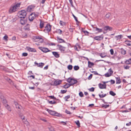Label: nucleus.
<instances>
[{
	"label": "nucleus",
	"instance_id": "1",
	"mask_svg": "<svg viewBox=\"0 0 131 131\" xmlns=\"http://www.w3.org/2000/svg\"><path fill=\"white\" fill-rule=\"evenodd\" d=\"M19 18L24 19L26 16L27 13L25 10H21L18 12L17 14Z\"/></svg>",
	"mask_w": 131,
	"mask_h": 131
},
{
	"label": "nucleus",
	"instance_id": "2",
	"mask_svg": "<svg viewBox=\"0 0 131 131\" xmlns=\"http://www.w3.org/2000/svg\"><path fill=\"white\" fill-rule=\"evenodd\" d=\"M33 39L35 40V41L36 42L40 41L39 42L41 43L43 42V39L42 38L40 37L39 36H33Z\"/></svg>",
	"mask_w": 131,
	"mask_h": 131
},
{
	"label": "nucleus",
	"instance_id": "3",
	"mask_svg": "<svg viewBox=\"0 0 131 131\" xmlns=\"http://www.w3.org/2000/svg\"><path fill=\"white\" fill-rule=\"evenodd\" d=\"M62 81L60 80H59L58 81L55 80L53 82H52L50 83L51 85H58L61 84Z\"/></svg>",
	"mask_w": 131,
	"mask_h": 131
},
{
	"label": "nucleus",
	"instance_id": "4",
	"mask_svg": "<svg viewBox=\"0 0 131 131\" xmlns=\"http://www.w3.org/2000/svg\"><path fill=\"white\" fill-rule=\"evenodd\" d=\"M17 10V8H15L14 6H11L9 10V12L10 14L15 12Z\"/></svg>",
	"mask_w": 131,
	"mask_h": 131
},
{
	"label": "nucleus",
	"instance_id": "5",
	"mask_svg": "<svg viewBox=\"0 0 131 131\" xmlns=\"http://www.w3.org/2000/svg\"><path fill=\"white\" fill-rule=\"evenodd\" d=\"M104 37L103 35H102L100 36H97L95 37L94 39L98 41H100L103 39Z\"/></svg>",
	"mask_w": 131,
	"mask_h": 131
},
{
	"label": "nucleus",
	"instance_id": "6",
	"mask_svg": "<svg viewBox=\"0 0 131 131\" xmlns=\"http://www.w3.org/2000/svg\"><path fill=\"white\" fill-rule=\"evenodd\" d=\"M35 7V6L34 5H29L27 7V11L28 12H31L32 11Z\"/></svg>",
	"mask_w": 131,
	"mask_h": 131
},
{
	"label": "nucleus",
	"instance_id": "7",
	"mask_svg": "<svg viewBox=\"0 0 131 131\" xmlns=\"http://www.w3.org/2000/svg\"><path fill=\"white\" fill-rule=\"evenodd\" d=\"M21 18V19H20V23L22 25H24L27 23V18H26L25 19H24L23 18Z\"/></svg>",
	"mask_w": 131,
	"mask_h": 131
},
{
	"label": "nucleus",
	"instance_id": "8",
	"mask_svg": "<svg viewBox=\"0 0 131 131\" xmlns=\"http://www.w3.org/2000/svg\"><path fill=\"white\" fill-rule=\"evenodd\" d=\"M27 50L29 52H36V50L35 48H31L29 47H27Z\"/></svg>",
	"mask_w": 131,
	"mask_h": 131
},
{
	"label": "nucleus",
	"instance_id": "9",
	"mask_svg": "<svg viewBox=\"0 0 131 131\" xmlns=\"http://www.w3.org/2000/svg\"><path fill=\"white\" fill-rule=\"evenodd\" d=\"M57 39L58 42L59 43H66V41L63 40L60 38L59 37L57 36Z\"/></svg>",
	"mask_w": 131,
	"mask_h": 131
},
{
	"label": "nucleus",
	"instance_id": "10",
	"mask_svg": "<svg viewBox=\"0 0 131 131\" xmlns=\"http://www.w3.org/2000/svg\"><path fill=\"white\" fill-rule=\"evenodd\" d=\"M39 48L44 52H47L49 51V50L47 48H42L41 47H39Z\"/></svg>",
	"mask_w": 131,
	"mask_h": 131
},
{
	"label": "nucleus",
	"instance_id": "11",
	"mask_svg": "<svg viewBox=\"0 0 131 131\" xmlns=\"http://www.w3.org/2000/svg\"><path fill=\"white\" fill-rule=\"evenodd\" d=\"M103 29L105 31L108 30L109 31H112V28L111 27L107 26H105L103 28Z\"/></svg>",
	"mask_w": 131,
	"mask_h": 131
},
{
	"label": "nucleus",
	"instance_id": "12",
	"mask_svg": "<svg viewBox=\"0 0 131 131\" xmlns=\"http://www.w3.org/2000/svg\"><path fill=\"white\" fill-rule=\"evenodd\" d=\"M106 84H102L100 83L99 84V86L100 89H106Z\"/></svg>",
	"mask_w": 131,
	"mask_h": 131
},
{
	"label": "nucleus",
	"instance_id": "13",
	"mask_svg": "<svg viewBox=\"0 0 131 131\" xmlns=\"http://www.w3.org/2000/svg\"><path fill=\"white\" fill-rule=\"evenodd\" d=\"M48 26H49V23L47 24L45 27V29L44 30V31L45 32H47L49 34V29L48 28Z\"/></svg>",
	"mask_w": 131,
	"mask_h": 131
},
{
	"label": "nucleus",
	"instance_id": "14",
	"mask_svg": "<svg viewBox=\"0 0 131 131\" xmlns=\"http://www.w3.org/2000/svg\"><path fill=\"white\" fill-rule=\"evenodd\" d=\"M72 85V84H70V83L68 84V83H66L65 85L63 86H61L63 87L64 88L67 89L70 86Z\"/></svg>",
	"mask_w": 131,
	"mask_h": 131
},
{
	"label": "nucleus",
	"instance_id": "15",
	"mask_svg": "<svg viewBox=\"0 0 131 131\" xmlns=\"http://www.w3.org/2000/svg\"><path fill=\"white\" fill-rule=\"evenodd\" d=\"M57 46L59 47V49L62 52H64L65 51V49L66 48L63 47L61 45H58Z\"/></svg>",
	"mask_w": 131,
	"mask_h": 131
},
{
	"label": "nucleus",
	"instance_id": "16",
	"mask_svg": "<svg viewBox=\"0 0 131 131\" xmlns=\"http://www.w3.org/2000/svg\"><path fill=\"white\" fill-rule=\"evenodd\" d=\"M52 52V54L56 58H58L59 57V55L57 52Z\"/></svg>",
	"mask_w": 131,
	"mask_h": 131
},
{
	"label": "nucleus",
	"instance_id": "17",
	"mask_svg": "<svg viewBox=\"0 0 131 131\" xmlns=\"http://www.w3.org/2000/svg\"><path fill=\"white\" fill-rule=\"evenodd\" d=\"M88 67L89 68H91L92 66H93L94 65V63L92 62H91L90 61H88Z\"/></svg>",
	"mask_w": 131,
	"mask_h": 131
},
{
	"label": "nucleus",
	"instance_id": "18",
	"mask_svg": "<svg viewBox=\"0 0 131 131\" xmlns=\"http://www.w3.org/2000/svg\"><path fill=\"white\" fill-rule=\"evenodd\" d=\"M116 84H119L121 83V80L119 77H116Z\"/></svg>",
	"mask_w": 131,
	"mask_h": 131
},
{
	"label": "nucleus",
	"instance_id": "19",
	"mask_svg": "<svg viewBox=\"0 0 131 131\" xmlns=\"http://www.w3.org/2000/svg\"><path fill=\"white\" fill-rule=\"evenodd\" d=\"M55 32L57 33H58L59 34H61L62 31L60 29H57Z\"/></svg>",
	"mask_w": 131,
	"mask_h": 131
},
{
	"label": "nucleus",
	"instance_id": "20",
	"mask_svg": "<svg viewBox=\"0 0 131 131\" xmlns=\"http://www.w3.org/2000/svg\"><path fill=\"white\" fill-rule=\"evenodd\" d=\"M78 82L77 80H75L74 78L72 80L71 82V83H70V84H72V85Z\"/></svg>",
	"mask_w": 131,
	"mask_h": 131
},
{
	"label": "nucleus",
	"instance_id": "21",
	"mask_svg": "<svg viewBox=\"0 0 131 131\" xmlns=\"http://www.w3.org/2000/svg\"><path fill=\"white\" fill-rule=\"evenodd\" d=\"M121 53L122 54L125 55L126 53V50H124L123 48H121Z\"/></svg>",
	"mask_w": 131,
	"mask_h": 131
},
{
	"label": "nucleus",
	"instance_id": "22",
	"mask_svg": "<svg viewBox=\"0 0 131 131\" xmlns=\"http://www.w3.org/2000/svg\"><path fill=\"white\" fill-rule=\"evenodd\" d=\"M125 63L126 64H131V58H130L128 60H126Z\"/></svg>",
	"mask_w": 131,
	"mask_h": 131
},
{
	"label": "nucleus",
	"instance_id": "23",
	"mask_svg": "<svg viewBox=\"0 0 131 131\" xmlns=\"http://www.w3.org/2000/svg\"><path fill=\"white\" fill-rule=\"evenodd\" d=\"M4 106L8 111H11V108L9 106L8 104H7Z\"/></svg>",
	"mask_w": 131,
	"mask_h": 131
},
{
	"label": "nucleus",
	"instance_id": "24",
	"mask_svg": "<svg viewBox=\"0 0 131 131\" xmlns=\"http://www.w3.org/2000/svg\"><path fill=\"white\" fill-rule=\"evenodd\" d=\"M44 23L42 21L40 20V28H42L43 27Z\"/></svg>",
	"mask_w": 131,
	"mask_h": 131
},
{
	"label": "nucleus",
	"instance_id": "25",
	"mask_svg": "<svg viewBox=\"0 0 131 131\" xmlns=\"http://www.w3.org/2000/svg\"><path fill=\"white\" fill-rule=\"evenodd\" d=\"M96 29V30L98 31L99 32H101L103 31V30L102 29H99L97 27L95 28Z\"/></svg>",
	"mask_w": 131,
	"mask_h": 131
},
{
	"label": "nucleus",
	"instance_id": "26",
	"mask_svg": "<svg viewBox=\"0 0 131 131\" xmlns=\"http://www.w3.org/2000/svg\"><path fill=\"white\" fill-rule=\"evenodd\" d=\"M44 64H45L44 63L41 62L39 63L38 65L37 66V67L41 68H42Z\"/></svg>",
	"mask_w": 131,
	"mask_h": 131
},
{
	"label": "nucleus",
	"instance_id": "27",
	"mask_svg": "<svg viewBox=\"0 0 131 131\" xmlns=\"http://www.w3.org/2000/svg\"><path fill=\"white\" fill-rule=\"evenodd\" d=\"M70 95H68L65 96V97L63 98L65 100V101H68V99L70 98Z\"/></svg>",
	"mask_w": 131,
	"mask_h": 131
},
{
	"label": "nucleus",
	"instance_id": "28",
	"mask_svg": "<svg viewBox=\"0 0 131 131\" xmlns=\"http://www.w3.org/2000/svg\"><path fill=\"white\" fill-rule=\"evenodd\" d=\"M72 15L73 17L74 18L75 21H76V22L77 23H79L80 22L78 20L77 18V17L73 14L72 13Z\"/></svg>",
	"mask_w": 131,
	"mask_h": 131
},
{
	"label": "nucleus",
	"instance_id": "29",
	"mask_svg": "<svg viewBox=\"0 0 131 131\" xmlns=\"http://www.w3.org/2000/svg\"><path fill=\"white\" fill-rule=\"evenodd\" d=\"M56 112L50 110V114L52 115H55Z\"/></svg>",
	"mask_w": 131,
	"mask_h": 131
},
{
	"label": "nucleus",
	"instance_id": "30",
	"mask_svg": "<svg viewBox=\"0 0 131 131\" xmlns=\"http://www.w3.org/2000/svg\"><path fill=\"white\" fill-rule=\"evenodd\" d=\"M0 98L2 102L6 100L5 98L4 97V95H1Z\"/></svg>",
	"mask_w": 131,
	"mask_h": 131
},
{
	"label": "nucleus",
	"instance_id": "31",
	"mask_svg": "<svg viewBox=\"0 0 131 131\" xmlns=\"http://www.w3.org/2000/svg\"><path fill=\"white\" fill-rule=\"evenodd\" d=\"M55 116H56L59 117H62V115L60 113H58V112H56L55 114Z\"/></svg>",
	"mask_w": 131,
	"mask_h": 131
},
{
	"label": "nucleus",
	"instance_id": "32",
	"mask_svg": "<svg viewBox=\"0 0 131 131\" xmlns=\"http://www.w3.org/2000/svg\"><path fill=\"white\" fill-rule=\"evenodd\" d=\"M32 15H34V16L35 17V18L36 17H37L39 15V13H37V14H36L35 13H31L30 15V16H32Z\"/></svg>",
	"mask_w": 131,
	"mask_h": 131
},
{
	"label": "nucleus",
	"instance_id": "33",
	"mask_svg": "<svg viewBox=\"0 0 131 131\" xmlns=\"http://www.w3.org/2000/svg\"><path fill=\"white\" fill-rule=\"evenodd\" d=\"M109 93L110 95H112L113 96H114L115 95H116L115 93H114L113 91H110L109 92Z\"/></svg>",
	"mask_w": 131,
	"mask_h": 131
},
{
	"label": "nucleus",
	"instance_id": "34",
	"mask_svg": "<svg viewBox=\"0 0 131 131\" xmlns=\"http://www.w3.org/2000/svg\"><path fill=\"white\" fill-rule=\"evenodd\" d=\"M73 78L70 77L67 80V81L69 83H71L72 80Z\"/></svg>",
	"mask_w": 131,
	"mask_h": 131
},
{
	"label": "nucleus",
	"instance_id": "35",
	"mask_svg": "<svg viewBox=\"0 0 131 131\" xmlns=\"http://www.w3.org/2000/svg\"><path fill=\"white\" fill-rule=\"evenodd\" d=\"M105 53H100L99 54V55L102 58H103L104 57H106V56H107L106 55H105L104 54Z\"/></svg>",
	"mask_w": 131,
	"mask_h": 131
},
{
	"label": "nucleus",
	"instance_id": "36",
	"mask_svg": "<svg viewBox=\"0 0 131 131\" xmlns=\"http://www.w3.org/2000/svg\"><path fill=\"white\" fill-rule=\"evenodd\" d=\"M2 103H3V105L4 106H6V105L8 104H7V102L6 100H4V101H2Z\"/></svg>",
	"mask_w": 131,
	"mask_h": 131
},
{
	"label": "nucleus",
	"instance_id": "37",
	"mask_svg": "<svg viewBox=\"0 0 131 131\" xmlns=\"http://www.w3.org/2000/svg\"><path fill=\"white\" fill-rule=\"evenodd\" d=\"M74 69L75 70L77 71L79 69V67L78 66H75L74 67Z\"/></svg>",
	"mask_w": 131,
	"mask_h": 131
},
{
	"label": "nucleus",
	"instance_id": "38",
	"mask_svg": "<svg viewBox=\"0 0 131 131\" xmlns=\"http://www.w3.org/2000/svg\"><path fill=\"white\" fill-rule=\"evenodd\" d=\"M84 29L83 28H82V31L84 33L85 35H88V34H89V32L87 31H83V30Z\"/></svg>",
	"mask_w": 131,
	"mask_h": 131
},
{
	"label": "nucleus",
	"instance_id": "39",
	"mask_svg": "<svg viewBox=\"0 0 131 131\" xmlns=\"http://www.w3.org/2000/svg\"><path fill=\"white\" fill-rule=\"evenodd\" d=\"M67 68L69 70H71L73 68V66L71 65H69L67 66Z\"/></svg>",
	"mask_w": 131,
	"mask_h": 131
},
{
	"label": "nucleus",
	"instance_id": "40",
	"mask_svg": "<svg viewBox=\"0 0 131 131\" xmlns=\"http://www.w3.org/2000/svg\"><path fill=\"white\" fill-rule=\"evenodd\" d=\"M75 122L79 127L80 126V123L79 120H77V121H75Z\"/></svg>",
	"mask_w": 131,
	"mask_h": 131
},
{
	"label": "nucleus",
	"instance_id": "41",
	"mask_svg": "<svg viewBox=\"0 0 131 131\" xmlns=\"http://www.w3.org/2000/svg\"><path fill=\"white\" fill-rule=\"evenodd\" d=\"M57 103V102L54 100L53 101H50V104H56Z\"/></svg>",
	"mask_w": 131,
	"mask_h": 131
},
{
	"label": "nucleus",
	"instance_id": "42",
	"mask_svg": "<svg viewBox=\"0 0 131 131\" xmlns=\"http://www.w3.org/2000/svg\"><path fill=\"white\" fill-rule=\"evenodd\" d=\"M20 5V3H18L16 5L14 6L17 9L18 7H19Z\"/></svg>",
	"mask_w": 131,
	"mask_h": 131
},
{
	"label": "nucleus",
	"instance_id": "43",
	"mask_svg": "<svg viewBox=\"0 0 131 131\" xmlns=\"http://www.w3.org/2000/svg\"><path fill=\"white\" fill-rule=\"evenodd\" d=\"M60 24L61 25L63 26L65 25V22H63L61 20H60Z\"/></svg>",
	"mask_w": 131,
	"mask_h": 131
},
{
	"label": "nucleus",
	"instance_id": "44",
	"mask_svg": "<svg viewBox=\"0 0 131 131\" xmlns=\"http://www.w3.org/2000/svg\"><path fill=\"white\" fill-rule=\"evenodd\" d=\"M111 75V74L107 72L104 74V75L106 77H109Z\"/></svg>",
	"mask_w": 131,
	"mask_h": 131
},
{
	"label": "nucleus",
	"instance_id": "45",
	"mask_svg": "<svg viewBox=\"0 0 131 131\" xmlns=\"http://www.w3.org/2000/svg\"><path fill=\"white\" fill-rule=\"evenodd\" d=\"M116 38H117L118 39H120L122 38L123 36L122 35H119L116 36Z\"/></svg>",
	"mask_w": 131,
	"mask_h": 131
},
{
	"label": "nucleus",
	"instance_id": "46",
	"mask_svg": "<svg viewBox=\"0 0 131 131\" xmlns=\"http://www.w3.org/2000/svg\"><path fill=\"white\" fill-rule=\"evenodd\" d=\"M109 105H104V104H103L102 107H104L105 108H106L107 107H109Z\"/></svg>",
	"mask_w": 131,
	"mask_h": 131
},
{
	"label": "nucleus",
	"instance_id": "47",
	"mask_svg": "<svg viewBox=\"0 0 131 131\" xmlns=\"http://www.w3.org/2000/svg\"><path fill=\"white\" fill-rule=\"evenodd\" d=\"M50 131H55L54 129V128L50 125Z\"/></svg>",
	"mask_w": 131,
	"mask_h": 131
},
{
	"label": "nucleus",
	"instance_id": "48",
	"mask_svg": "<svg viewBox=\"0 0 131 131\" xmlns=\"http://www.w3.org/2000/svg\"><path fill=\"white\" fill-rule=\"evenodd\" d=\"M35 18V17L34 16H32L31 18H30L29 17V19L30 21H32Z\"/></svg>",
	"mask_w": 131,
	"mask_h": 131
},
{
	"label": "nucleus",
	"instance_id": "49",
	"mask_svg": "<svg viewBox=\"0 0 131 131\" xmlns=\"http://www.w3.org/2000/svg\"><path fill=\"white\" fill-rule=\"evenodd\" d=\"M79 96L81 97H83L84 96V95H83L82 92H80L79 93Z\"/></svg>",
	"mask_w": 131,
	"mask_h": 131
},
{
	"label": "nucleus",
	"instance_id": "50",
	"mask_svg": "<svg viewBox=\"0 0 131 131\" xmlns=\"http://www.w3.org/2000/svg\"><path fill=\"white\" fill-rule=\"evenodd\" d=\"M110 15L111 14H110V13H108L106 14L105 15V17H106V18H108L110 17Z\"/></svg>",
	"mask_w": 131,
	"mask_h": 131
},
{
	"label": "nucleus",
	"instance_id": "51",
	"mask_svg": "<svg viewBox=\"0 0 131 131\" xmlns=\"http://www.w3.org/2000/svg\"><path fill=\"white\" fill-rule=\"evenodd\" d=\"M50 99H52L54 100H56L57 98L54 97V96L53 95V96H50Z\"/></svg>",
	"mask_w": 131,
	"mask_h": 131
},
{
	"label": "nucleus",
	"instance_id": "52",
	"mask_svg": "<svg viewBox=\"0 0 131 131\" xmlns=\"http://www.w3.org/2000/svg\"><path fill=\"white\" fill-rule=\"evenodd\" d=\"M94 88L93 87H92L91 88L89 89L88 90L90 91L93 92L94 91Z\"/></svg>",
	"mask_w": 131,
	"mask_h": 131
},
{
	"label": "nucleus",
	"instance_id": "53",
	"mask_svg": "<svg viewBox=\"0 0 131 131\" xmlns=\"http://www.w3.org/2000/svg\"><path fill=\"white\" fill-rule=\"evenodd\" d=\"M28 55L27 53L24 52L22 53V56L24 57H26Z\"/></svg>",
	"mask_w": 131,
	"mask_h": 131
},
{
	"label": "nucleus",
	"instance_id": "54",
	"mask_svg": "<svg viewBox=\"0 0 131 131\" xmlns=\"http://www.w3.org/2000/svg\"><path fill=\"white\" fill-rule=\"evenodd\" d=\"M3 38L6 41L8 40L7 38H8V37L7 35H5L4 36Z\"/></svg>",
	"mask_w": 131,
	"mask_h": 131
},
{
	"label": "nucleus",
	"instance_id": "55",
	"mask_svg": "<svg viewBox=\"0 0 131 131\" xmlns=\"http://www.w3.org/2000/svg\"><path fill=\"white\" fill-rule=\"evenodd\" d=\"M91 72L92 73H93L95 75H101L100 74L98 73L96 71H93Z\"/></svg>",
	"mask_w": 131,
	"mask_h": 131
},
{
	"label": "nucleus",
	"instance_id": "56",
	"mask_svg": "<svg viewBox=\"0 0 131 131\" xmlns=\"http://www.w3.org/2000/svg\"><path fill=\"white\" fill-rule=\"evenodd\" d=\"M124 67L125 69H129L130 68V67L128 65H126V66H124Z\"/></svg>",
	"mask_w": 131,
	"mask_h": 131
},
{
	"label": "nucleus",
	"instance_id": "57",
	"mask_svg": "<svg viewBox=\"0 0 131 131\" xmlns=\"http://www.w3.org/2000/svg\"><path fill=\"white\" fill-rule=\"evenodd\" d=\"M108 72H110V73L111 74V75L113 74V71L112 70V69L111 68H110L109 70H108Z\"/></svg>",
	"mask_w": 131,
	"mask_h": 131
},
{
	"label": "nucleus",
	"instance_id": "58",
	"mask_svg": "<svg viewBox=\"0 0 131 131\" xmlns=\"http://www.w3.org/2000/svg\"><path fill=\"white\" fill-rule=\"evenodd\" d=\"M65 112L68 114H71V113L70 111H68L67 109L65 110Z\"/></svg>",
	"mask_w": 131,
	"mask_h": 131
},
{
	"label": "nucleus",
	"instance_id": "59",
	"mask_svg": "<svg viewBox=\"0 0 131 131\" xmlns=\"http://www.w3.org/2000/svg\"><path fill=\"white\" fill-rule=\"evenodd\" d=\"M67 90H61V93L62 94H64V93H66V92H67Z\"/></svg>",
	"mask_w": 131,
	"mask_h": 131
},
{
	"label": "nucleus",
	"instance_id": "60",
	"mask_svg": "<svg viewBox=\"0 0 131 131\" xmlns=\"http://www.w3.org/2000/svg\"><path fill=\"white\" fill-rule=\"evenodd\" d=\"M25 29L26 30H30V28L29 27H28L27 26H26L25 27Z\"/></svg>",
	"mask_w": 131,
	"mask_h": 131
},
{
	"label": "nucleus",
	"instance_id": "61",
	"mask_svg": "<svg viewBox=\"0 0 131 131\" xmlns=\"http://www.w3.org/2000/svg\"><path fill=\"white\" fill-rule=\"evenodd\" d=\"M93 76V74H91L89 77L88 79L89 80H90L92 78Z\"/></svg>",
	"mask_w": 131,
	"mask_h": 131
},
{
	"label": "nucleus",
	"instance_id": "62",
	"mask_svg": "<svg viewBox=\"0 0 131 131\" xmlns=\"http://www.w3.org/2000/svg\"><path fill=\"white\" fill-rule=\"evenodd\" d=\"M110 52L111 54V55H113L114 54V51L113 49H111L110 50Z\"/></svg>",
	"mask_w": 131,
	"mask_h": 131
},
{
	"label": "nucleus",
	"instance_id": "63",
	"mask_svg": "<svg viewBox=\"0 0 131 131\" xmlns=\"http://www.w3.org/2000/svg\"><path fill=\"white\" fill-rule=\"evenodd\" d=\"M110 82H111V84H113L115 83V82L114 80H111Z\"/></svg>",
	"mask_w": 131,
	"mask_h": 131
},
{
	"label": "nucleus",
	"instance_id": "64",
	"mask_svg": "<svg viewBox=\"0 0 131 131\" xmlns=\"http://www.w3.org/2000/svg\"><path fill=\"white\" fill-rule=\"evenodd\" d=\"M20 117L23 120L25 119V117L24 116H23V115H20Z\"/></svg>",
	"mask_w": 131,
	"mask_h": 131
}]
</instances>
